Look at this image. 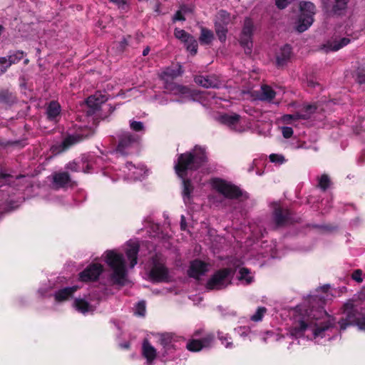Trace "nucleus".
I'll return each instance as SVG.
<instances>
[{
    "instance_id": "obj_1",
    "label": "nucleus",
    "mask_w": 365,
    "mask_h": 365,
    "mask_svg": "<svg viewBox=\"0 0 365 365\" xmlns=\"http://www.w3.org/2000/svg\"><path fill=\"white\" fill-rule=\"evenodd\" d=\"M308 304L309 305L305 309L304 314L290 327V334L296 339L302 337L306 330L312 325L314 327L312 330L314 337H323L324 332L331 327L329 321H324L317 324V321L328 316L324 309L326 304L324 297L310 296L308 299Z\"/></svg>"
},
{
    "instance_id": "obj_2",
    "label": "nucleus",
    "mask_w": 365,
    "mask_h": 365,
    "mask_svg": "<svg viewBox=\"0 0 365 365\" xmlns=\"http://www.w3.org/2000/svg\"><path fill=\"white\" fill-rule=\"evenodd\" d=\"M209 161L205 147L195 145L192 149L177 155L174 163V170L178 178L187 176L190 172H195L205 166Z\"/></svg>"
},
{
    "instance_id": "obj_3",
    "label": "nucleus",
    "mask_w": 365,
    "mask_h": 365,
    "mask_svg": "<svg viewBox=\"0 0 365 365\" xmlns=\"http://www.w3.org/2000/svg\"><path fill=\"white\" fill-rule=\"evenodd\" d=\"M105 261L113 269L111 279L113 282L116 284L123 285L127 273L123 255L113 250H108Z\"/></svg>"
},
{
    "instance_id": "obj_4",
    "label": "nucleus",
    "mask_w": 365,
    "mask_h": 365,
    "mask_svg": "<svg viewBox=\"0 0 365 365\" xmlns=\"http://www.w3.org/2000/svg\"><path fill=\"white\" fill-rule=\"evenodd\" d=\"M92 135L93 132L91 129H85L73 135H68L63 138L61 143L53 145L50 150L54 155H59L67 151L76 144L89 138Z\"/></svg>"
},
{
    "instance_id": "obj_5",
    "label": "nucleus",
    "mask_w": 365,
    "mask_h": 365,
    "mask_svg": "<svg viewBox=\"0 0 365 365\" xmlns=\"http://www.w3.org/2000/svg\"><path fill=\"white\" fill-rule=\"evenodd\" d=\"M299 10L300 14L297 22L296 29L297 31L302 33L312 24L316 6L310 1H301Z\"/></svg>"
},
{
    "instance_id": "obj_6",
    "label": "nucleus",
    "mask_w": 365,
    "mask_h": 365,
    "mask_svg": "<svg viewBox=\"0 0 365 365\" xmlns=\"http://www.w3.org/2000/svg\"><path fill=\"white\" fill-rule=\"evenodd\" d=\"M341 309L344 317L338 322L341 330H345L349 326H354L362 314L351 299L344 303Z\"/></svg>"
},
{
    "instance_id": "obj_7",
    "label": "nucleus",
    "mask_w": 365,
    "mask_h": 365,
    "mask_svg": "<svg viewBox=\"0 0 365 365\" xmlns=\"http://www.w3.org/2000/svg\"><path fill=\"white\" fill-rule=\"evenodd\" d=\"M232 274V269L228 267L217 270L207 280L205 288L207 290H220L225 288L228 284L227 281Z\"/></svg>"
},
{
    "instance_id": "obj_8",
    "label": "nucleus",
    "mask_w": 365,
    "mask_h": 365,
    "mask_svg": "<svg viewBox=\"0 0 365 365\" xmlns=\"http://www.w3.org/2000/svg\"><path fill=\"white\" fill-rule=\"evenodd\" d=\"M254 31L255 24L253 20L250 17H245L242 29L240 34L239 42L240 46L245 49L246 54H250L252 53Z\"/></svg>"
},
{
    "instance_id": "obj_9",
    "label": "nucleus",
    "mask_w": 365,
    "mask_h": 365,
    "mask_svg": "<svg viewBox=\"0 0 365 365\" xmlns=\"http://www.w3.org/2000/svg\"><path fill=\"white\" fill-rule=\"evenodd\" d=\"M118 145L115 151L122 155H128L131 150L138 145L139 137L130 132H121L118 135Z\"/></svg>"
},
{
    "instance_id": "obj_10",
    "label": "nucleus",
    "mask_w": 365,
    "mask_h": 365,
    "mask_svg": "<svg viewBox=\"0 0 365 365\" xmlns=\"http://www.w3.org/2000/svg\"><path fill=\"white\" fill-rule=\"evenodd\" d=\"M272 220L277 227H282L289 224L297 222L298 220L293 217L291 210L283 208L276 205L272 212Z\"/></svg>"
},
{
    "instance_id": "obj_11",
    "label": "nucleus",
    "mask_w": 365,
    "mask_h": 365,
    "mask_svg": "<svg viewBox=\"0 0 365 365\" xmlns=\"http://www.w3.org/2000/svg\"><path fill=\"white\" fill-rule=\"evenodd\" d=\"M215 187L222 195L228 199H238L242 195L240 188L224 180L218 179L215 183Z\"/></svg>"
},
{
    "instance_id": "obj_12",
    "label": "nucleus",
    "mask_w": 365,
    "mask_h": 365,
    "mask_svg": "<svg viewBox=\"0 0 365 365\" xmlns=\"http://www.w3.org/2000/svg\"><path fill=\"white\" fill-rule=\"evenodd\" d=\"M150 279L155 283L169 282L170 276L168 269L162 263L155 261L149 272Z\"/></svg>"
},
{
    "instance_id": "obj_13",
    "label": "nucleus",
    "mask_w": 365,
    "mask_h": 365,
    "mask_svg": "<svg viewBox=\"0 0 365 365\" xmlns=\"http://www.w3.org/2000/svg\"><path fill=\"white\" fill-rule=\"evenodd\" d=\"M103 272V267L99 263H91L78 274V279L82 282H96Z\"/></svg>"
},
{
    "instance_id": "obj_14",
    "label": "nucleus",
    "mask_w": 365,
    "mask_h": 365,
    "mask_svg": "<svg viewBox=\"0 0 365 365\" xmlns=\"http://www.w3.org/2000/svg\"><path fill=\"white\" fill-rule=\"evenodd\" d=\"M177 341V336L172 333H164L160 335L159 343L163 346V356L173 353L175 349V342Z\"/></svg>"
},
{
    "instance_id": "obj_15",
    "label": "nucleus",
    "mask_w": 365,
    "mask_h": 365,
    "mask_svg": "<svg viewBox=\"0 0 365 365\" xmlns=\"http://www.w3.org/2000/svg\"><path fill=\"white\" fill-rule=\"evenodd\" d=\"M207 272V264L200 259H194L190 262L187 270V275L195 279H200V277Z\"/></svg>"
},
{
    "instance_id": "obj_16",
    "label": "nucleus",
    "mask_w": 365,
    "mask_h": 365,
    "mask_svg": "<svg viewBox=\"0 0 365 365\" xmlns=\"http://www.w3.org/2000/svg\"><path fill=\"white\" fill-rule=\"evenodd\" d=\"M213 339L214 336L212 334H207L200 339H192L187 341L186 348L187 350L192 352L200 351L203 348L210 346Z\"/></svg>"
},
{
    "instance_id": "obj_17",
    "label": "nucleus",
    "mask_w": 365,
    "mask_h": 365,
    "mask_svg": "<svg viewBox=\"0 0 365 365\" xmlns=\"http://www.w3.org/2000/svg\"><path fill=\"white\" fill-rule=\"evenodd\" d=\"M182 73V66L178 63L175 66L166 68L160 74V78L165 81V86H168L173 83V81L181 76Z\"/></svg>"
},
{
    "instance_id": "obj_18",
    "label": "nucleus",
    "mask_w": 365,
    "mask_h": 365,
    "mask_svg": "<svg viewBox=\"0 0 365 365\" xmlns=\"http://www.w3.org/2000/svg\"><path fill=\"white\" fill-rule=\"evenodd\" d=\"M108 101V96L100 91H97L95 94L89 96L86 99V104L91 110L92 113L98 110L101 106Z\"/></svg>"
},
{
    "instance_id": "obj_19",
    "label": "nucleus",
    "mask_w": 365,
    "mask_h": 365,
    "mask_svg": "<svg viewBox=\"0 0 365 365\" xmlns=\"http://www.w3.org/2000/svg\"><path fill=\"white\" fill-rule=\"evenodd\" d=\"M194 81L205 88H218L220 85V81L215 76H196Z\"/></svg>"
},
{
    "instance_id": "obj_20",
    "label": "nucleus",
    "mask_w": 365,
    "mask_h": 365,
    "mask_svg": "<svg viewBox=\"0 0 365 365\" xmlns=\"http://www.w3.org/2000/svg\"><path fill=\"white\" fill-rule=\"evenodd\" d=\"M292 47L289 44L282 46L276 56V63L278 67L284 66L289 61L292 56Z\"/></svg>"
},
{
    "instance_id": "obj_21",
    "label": "nucleus",
    "mask_w": 365,
    "mask_h": 365,
    "mask_svg": "<svg viewBox=\"0 0 365 365\" xmlns=\"http://www.w3.org/2000/svg\"><path fill=\"white\" fill-rule=\"evenodd\" d=\"M53 184L58 188L65 187L71 181V175L68 172H56L52 175Z\"/></svg>"
},
{
    "instance_id": "obj_22",
    "label": "nucleus",
    "mask_w": 365,
    "mask_h": 365,
    "mask_svg": "<svg viewBox=\"0 0 365 365\" xmlns=\"http://www.w3.org/2000/svg\"><path fill=\"white\" fill-rule=\"evenodd\" d=\"M78 286L68 287L60 289L55 292V300L58 302H62L68 300L73 297V294L78 290Z\"/></svg>"
},
{
    "instance_id": "obj_23",
    "label": "nucleus",
    "mask_w": 365,
    "mask_h": 365,
    "mask_svg": "<svg viewBox=\"0 0 365 365\" xmlns=\"http://www.w3.org/2000/svg\"><path fill=\"white\" fill-rule=\"evenodd\" d=\"M142 354L148 363H152L157 356V351L148 339H144L142 344Z\"/></svg>"
},
{
    "instance_id": "obj_24",
    "label": "nucleus",
    "mask_w": 365,
    "mask_h": 365,
    "mask_svg": "<svg viewBox=\"0 0 365 365\" xmlns=\"http://www.w3.org/2000/svg\"><path fill=\"white\" fill-rule=\"evenodd\" d=\"M182 180V196L185 202L190 200L192 197V193L194 190V186L192 181L187 176L179 178Z\"/></svg>"
},
{
    "instance_id": "obj_25",
    "label": "nucleus",
    "mask_w": 365,
    "mask_h": 365,
    "mask_svg": "<svg viewBox=\"0 0 365 365\" xmlns=\"http://www.w3.org/2000/svg\"><path fill=\"white\" fill-rule=\"evenodd\" d=\"M61 110L60 104L56 101H51L46 108L48 119L49 120H56L61 113Z\"/></svg>"
},
{
    "instance_id": "obj_26",
    "label": "nucleus",
    "mask_w": 365,
    "mask_h": 365,
    "mask_svg": "<svg viewBox=\"0 0 365 365\" xmlns=\"http://www.w3.org/2000/svg\"><path fill=\"white\" fill-rule=\"evenodd\" d=\"M139 249L140 247L138 244H133L125 252L126 257L130 261V266L131 268L134 267L138 262Z\"/></svg>"
},
{
    "instance_id": "obj_27",
    "label": "nucleus",
    "mask_w": 365,
    "mask_h": 365,
    "mask_svg": "<svg viewBox=\"0 0 365 365\" xmlns=\"http://www.w3.org/2000/svg\"><path fill=\"white\" fill-rule=\"evenodd\" d=\"M329 5L331 7V11L336 15L346 9L349 0H327Z\"/></svg>"
},
{
    "instance_id": "obj_28",
    "label": "nucleus",
    "mask_w": 365,
    "mask_h": 365,
    "mask_svg": "<svg viewBox=\"0 0 365 365\" xmlns=\"http://www.w3.org/2000/svg\"><path fill=\"white\" fill-rule=\"evenodd\" d=\"M276 96V92L274 89L268 86L263 85L261 87V94L259 97V100L262 101H272Z\"/></svg>"
},
{
    "instance_id": "obj_29",
    "label": "nucleus",
    "mask_w": 365,
    "mask_h": 365,
    "mask_svg": "<svg viewBox=\"0 0 365 365\" xmlns=\"http://www.w3.org/2000/svg\"><path fill=\"white\" fill-rule=\"evenodd\" d=\"M213 39V32L205 27H201L200 36L199 37L200 43L202 45H210Z\"/></svg>"
},
{
    "instance_id": "obj_30",
    "label": "nucleus",
    "mask_w": 365,
    "mask_h": 365,
    "mask_svg": "<svg viewBox=\"0 0 365 365\" xmlns=\"http://www.w3.org/2000/svg\"><path fill=\"white\" fill-rule=\"evenodd\" d=\"M240 120V115L236 113L232 115L225 113L220 116V121L229 126L235 125L239 123Z\"/></svg>"
},
{
    "instance_id": "obj_31",
    "label": "nucleus",
    "mask_w": 365,
    "mask_h": 365,
    "mask_svg": "<svg viewBox=\"0 0 365 365\" xmlns=\"http://www.w3.org/2000/svg\"><path fill=\"white\" fill-rule=\"evenodd\" d=\"M15 95L9 90L0 91V103L6 106H11L16 102Z\"/></svg>"
},
{
    "instance_id": "obj_32",
    "label": "nucleus",
    "mask_w": 365,
    "mask_h": 365,
    "mask_svg": "<svg viewBox=\"0 0 365 365\" xmlns=\"http://www.w3.org/2000/svg\"><path fill=\"white\" fill-rule=\"evenodd\" d=\"M73 307L78 312L82 314L88 312L91 309V304L84 299L81 298H76L74 299Z\"/></svg>"
},
{
    "instance_id": "obj_33",
    "label": "nucleus",
    "mask_w": 365,
    "mask_h": 365,
    "mask_svg": "<svg viewBox=\"0 0 365 365\" xmlns=\"http://www.w3.org/2000/svg\"><path fill=\"white\" fill-rule=\"evenodd\" d=\"M230 22V14L225 10H220L215 20L214 24L227 26Z\"/></svg>"
},
{
    "instance_id": "obj_34",
    "label": "nucleus",
    "mask_w": 365,
    "mask_h": 365,
    "mask_svg": "<svg viewBox=\"0 0 365 365\" xmlns=\"http://www.w3.org/2000/svg\"><path fill=\"white\" fill-rule=\"evenodd\" d=\"M165 88L173 92L175 94H189L190 90L185 86L178 85L175 83H170L169 85L165 86Z\"/></svg>"
},
{
    "instance_id": "obj_35",
    "label": "nucleus",
    "mask_w": 365,
    "mask_h": 365,
    "mask_svg": "<svg viewBox=\"0 0 365 365\" xmlns=\"http://www.w3.org/2000/svg\"><path fill=\"white\" fill-rule=\"evenodd\" d=\"M350 42L348 38H342L339 41L328 42L327 44V48L331 51H336L344 46H346Z\"/></svg>"
},
{
    "instance_id": "obj_36",
    "label": "nucleus",
    "mask_w": 365,
    "mask_h": 365,
    "mask_svg": "<svg viewBox=\"0 0 365 365\" xmlns=\"http://www.w3.org/2000/svg\"><path fill=\"white\" fill-rule=\"evenodd\" d=\"M215 24V33L221 42H225L227 38V26L220 25V24Z\"/></svg>"
},
{
    "instance_id": "obj_37",
    "label": "nucleus",
    "mask_w": 365,
    "mask_h": 365,
    "mask_svg": "<svg viewBox=\"0 0 365 365\" xmlns=\"http://www.w3.org/2000/svg\"><path fill=\"white\" fill-rule=\"evenodd\" d=\"M174 36L176 38L185 43L192 36L185 30L176 28L174 31Z\"/></svg>"
},
{
    "instance_id": "obj_38",
    "label": "nucleus",
    "mask_w": 365,
    "mask_h": 365,
    "mask_svg": "<svg viewBox=\"0 0 365 365\" xmlns=\"http://www.w3.org/2000/svg\"><path fill=\"white\" fill-rule=\"evenodd\" d=\"M24 52L22 51H17L13 54L9 55V63L6 65V67H9L11 64L17 63L24 58Z\"/></svg>"
},
{
    "instance_id": "obj_39",
    "label": "nucleus",
    "mask_w": 365,
    "mask_h": 365,
    "mask_svg": "<svg viewBox=\"0 0 365 365\" xmlns=\"http://www.w3.org/2000/svg\"><path fill=\"white\" fill-rule=\"evenodd\" d=\"M331 184V180L328 175L323 174L319 179L318 186L322 191H326Z\"/></svg>"
},
{
    "instance_id": "obj_40",
    "label": "nucleus",
    "mask_w": 365,
    "mask_h": 365,
    "mask_svg": "<svg viewBox=\"0 0 365 365\" xmlns=\"http://www.w3.org/2000/svg\"><path fill=\"white\" fill-rule=\"evenodd\" d=\"M187 49L192 55H195L197 52L198 43L197 40L192 36L185 43Z\"/></svg>"
},
{
    "instance_id": "obj_41",
    "label": "nucleus",
    "mask_w": 365,
    "mask_h": 365,
    "mask_svg": "<svg viewBox=\"0 0 365 365\" xmlns=\"http://www.w3.org/2000/svg\"><path fill=\"white\" fill-rule=\"evenodd\" d=\"M354 76L357 83L359 84L365 83V66L358 67Z\"/></svg>"
},
{
    "instance_id": "obj_42",
    "label": "nucleus",
    "mask_w": 365,
    "mask_h": 365,
    "mask_svg": "<svg viewBox=\"0 0 365 365\" xmlns=\"http://www.w3.org/2000/svg\"><path fill=\"white\" fill-rule=\"evenodd\" d=\"M217 336L226 348H232L233 346L232 341H231L232 338L228 334H224L222 332L218 331Z\"/></svg>"
},
{
    "instance_id": "obj_43",
    "label": "nucleus",
    "mask_w": 365,
    "mask_h": 365,
    "mask_svg": "<svg viewBox=\"0 0 365 365\" xmlns=\"http://www.w3.org/2000/svg\"><path fill=\"white\" fill-rule=\"evenodd\" d=\"M284 119H293V120H299V119H302V120H308L310 118V115L309 114L304 112V113H302V112H297L296 113L294 114H292V115H284Z\"/></svg>"
},
{
    "instance_id": "obj_44",
    "label": "nucleus",
    "mask_w": 365,
    "mask_h": 365,
    "mask_svg": "<svg viewBox=\"0 0 365 365\" xmlns=\"http://www.w3.org/2000/svg\"><path fill=\"white\" fill-rule=\"evenodd\" d=\"M114 4L118 9L123 11H127L129 9V3L128 0H109Z\"/></svg>"
},
{
    "instance_id": "obj_45",
    "label": "nucleus",
    "mask_w": 365,
    "mask_h": 365,
    "mask_svg": "<svg viewBox=\"0 0 365 365\" xmlns=\"http://www.w3.org/2000/svg\"><path fill=\"white\" fill-rule=\"evenodd\" d=\"M266 311L265 307H258L256 312L251 317V319L254 322L261 321Z\"/></svg>"
},
{
    "instance_id": "obj_46",
    "label": "nucleus",
    "mask_w": 365,
    "mask_h": 365,
    "mask_svg": "<svg viewBox=\"0 0 365 365\" xmlns=\"http://www.w3.org/2000/svg\"><path fill=\"white\" fill-rule=\"evenodd\" d=\"M146 308L145 301L138 302L135 307V314L140 317H144L145 314Z\"/></svg>"
},
{
    "instance_id": "obj_47",
    "label": "nucleus",
    "mask_w": 365,
    "mask_h": 365,
    "mask_svg": "<svg viewBox=\"0 0 365 365\" xmlns=\"http://www.w3.org/2000/svg\"><path fill=\"white\" fill-rule=\"evenodd\" d=\"M12 178L13 176L11 175L0 171V186L3 185H11V179Z\"/></svg>"
},
{
    "instance_id": "obj_48",
    "label": "nucleus",
    "mask_w": 365,
    "mask_h": 365,
    "mask_svg": "<svg viewBox=\"0 0 365 365\" xmlns=\"http://www.w3.org/2000/svg\"><path fill=\"white\" fill-rule=\"evenodd\" d=\"M269 160L272 163L282 164L285 162V158L282 155L272 153L269 156Z\"/></svg>"
},
{
    "instance_id": "obj_49",
    "label": "nucleus",
    "mask_w": 365,
    "mask_h": 365,
    "mask_svg": "<svg viewBox=\"0 0 365 365\" xmlns=\"http://www.w3.org/2000/svg\"><path fill=\"white\" fill-rule=\"evenodd\" d=\"M130 127L133 130H134L135 132H140L144 129V125L140 121H135V120L130 121Z\"/></svg>"
},
{
    "instance_id": "obj_50",
    "label": "nucleus",
    "mask_w": 365,
    "mask_h": 365,
    "mask_svg": "<svg viewBox=\"0 0 365 365\" xmlns=\"http://www.w3.org/2000/svg\"><path fill=\"white\" fill-rule=\"evenodd\" d=\"M66 169L69 170L72 172H80V166L75 161H71L68 163L66 165Z\"/></svg>"
},
{
    "instance_id": "obj_51",
    "label": "nucleus",
    "mask_w": 365,
    "mask_h": 365,
    "mask_svg": "<svg viewBox=\"0 0 365 365\" xmlns=\"http://www.w3.org/2000/svg\"><path fill=\"white\" fill-rule=\"evenodd\" d=\"M361 276H362V271L361 269L354 270L351 274L352 279L359 283H360L363 281Z\"/></svg>"
},
{
    "instance_id": "obj_52",
    "label": "nucleus",
    "mask_w": 365,
    "mask_h": 365,
    "mask_svg": "<svg viewBox=\"0 0 365 365\" xmlns=\"http://www.w3.org/2000/svg\"><path fill=\"white\" fill-rule=\"evenodd\" d=\"M290 4V0H275V5L277 9H284Z\"/></svg>"
},
{
    "instance_id": "obj_53",
    "label": "nucleus",
    "mask_w": 365,
    "mask_h": 365,
    "mask_svg": "<svg viewBox=\"0 0 365 365\" xmlns=\"http://www.w3.org/2000/svg\"><path fill=\"white\" fill-rule=\"evenodd\" d=\"M317 109V106L315 104H309L303 108V111L311 115V114H313L316 112Z\"/></svg>"
},
{
    "instance_id": "obj_54",
    "label": "nucleus",
    "mask_w": 365,
    "mask_h": 365,
    "mask_svg": "<svg viewBox=\"0 0 365 365\" xmlns=\"http://www.w3.org/2000/svg\"><path fill=\"white\" fill-rule=\"evenodd\" d=\"M354 326H357L359 329L365 331V314H361L359 319L357 320L356 324Z\"/></svg>"
},
{
    "instance_id": "obj_55",
    "label": "nucleus",
    "mask_w": 365,
    "mask_h": 365,
    "mask_svg": "<svg viewBox=\"0 0 365 365\" xmlns=\"http://www.w3.org/2000/svg\"><path fill=\"white\" fill-rule=\"evenodd\" d=\"M293 135V129L290 127L282 128V135L284 138H289Z\"/></svg>"
},
{
    "instance_id": "obj_56",
    "label": "nucleus",
    "mask_w": 365,
    "mask_h": 365,
    "mask_svg": "<svg viewBox=\"0 0 365 365\" xmlns=\"http://www.w3.org/2000/svg\"><path fill=\"white\" fill-rule=\"evenodd\" d=\"M7 145L11 146H19L20 148H24L26 143L22 140H14V141H8L6 143Z\"/></svg>"
},
{
    "instance_id": "obj_57",
    "label": "nucleus",
    "mask_w": 365,
    "mask_h": 365,
    "mask_svg": "<svg viewBox=\"0 0 365 365\" xmlns=\"http://www.w3.org/2000/svg\"><path fill=\"white\" fill-rule=\"evenodd\" d=\"M185 18L182 14L181 11H177L173 16V21H185Z\"/></svg>"
},
{
    "instance_id": "obj_58",
    "label": "nucleus",
    "mask_w": 365,
    "mask_h": 365,
    "mask_svg": "<svg viewBox=\"0 0 365 365\" xmlns=\"http://www.w3.org/2000/svg\"><path fill=\"white\" fill-rule=\"evenodd\" d=\"M128 45V42L126 38H123L120 42H119V46L120 48L122 51H124L126 48V46Z\"/></svg>"
},
{
    "instance_id": "obj_59",
    "label": "nucleus",
    "mask_w": 365,
    "mask_h": 365,
    "mask_svg": "<svg viewBox=\"0 0 365 365\" xmlns=\"http://www.w3.org/2000/svg\"><path fill=\"white\" fill-rule=\"evenodd\" d=\"M250 273V271L248 269L245 267H242L240 269V274L241 279H245V276Z\"/></svg>"
},
{
    "instance_id": "obj_60",
    "label": "nucleus",
    "mask_w": 365,
    "mask_h": 365,
    "mask_svg": "<svg viewBox=\"0 0 365 365\" xmlns=\"http://www.w3.org/2000/svg\"><path fill=\"white\" fill-rule=\"evenodd\" d=\"M181 230H185L186 228V223L185 222V217L182 215L181 217V223H180Z\"/></svg>"
},
{
    "instance_id": "obj_61",
    "label": "nucleus",
    "mask_w": 365,
    "mask_h": 365,
    "mask_svg": "<svg viewBox=\"0 0 365 365\" xmlns=\"http://www.w3.org/2000/svg\"><path fill=\"white\" fill-rule=\"evenodd\" d=\"M9 61V59L7 60L5 57L0 58V66H4V64H8L7 62Z\"/></svg>"
},
{
    "instance_id": "obj_62",
    "label": "nucleus",
    "mask_w": 365,
    "mask_h": 365,
    "mask_svg": "<svg viewBox=\"0 0 365 365\" xmlns=\"http://www.w3.org/2000/svg\"><path fill=\"white\" fill-rule=\"evenodd\" d=\"M320 289L324 292V293H327L328 292V290L329 289V285H324L322 287H320Z\"/></svg>"
},
{
    "instance_id": "obj_63",
    "label": "nucleus",
    "mask_w": 365,
    "mask_h": 365,
    "mask_svg": "<svg viewBox=\"0 0 365 365\" xmlns=\"http://www.w3.org/2000/svg\"><path fill=\"white\" fill-rule=\"evenodd\" d=\"M150 50V49L149 46H147L145 48H144V50L143 51V56H146L149 53Z\"/></svg>"
},
{
    "instance_id": "obj_64",
    "label": "nucleus",
    "mask_w": 365,
    "mask_h": 365,
    "mask_svg": "<svg viewBox=\"0 0 365 365\" xmlns=\"http://www.w3.org/2000/svg\"><path fill=\"white\" fill-rule=\"evenodd\" d=\"M9 67H6V66H0V75L6 72Z\"/></svg>"
}]
</instances>
